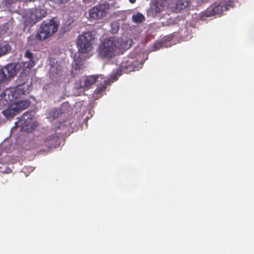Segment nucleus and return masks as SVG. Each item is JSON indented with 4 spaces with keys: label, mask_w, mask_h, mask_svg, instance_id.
Instances as JSON below:
<instances>
[{
    "label": "nucleus",
    "mask_w": 254,
    "mask_h": 254,
    "mask_svg": "<svg viewBox=\"0 0 254 254\" xmlns=\"http://www.w3.org/2000/svg\"><path fill=\"white\" fill-rule=\"evenodd\" d=\"M130 47L122 38L111 37L105 39L99 45L97 50L98 57L104 60H110L123 54Z\"/></svg>",
    "instance_id": "f257e3e1"
},
{
    "label": "nucleus",
    "mask_w": 254,
    "mask_h": 254,
    "mask_svg": "<svg viewBox=\"0 0 254 254\" xmlns=\"http://www.w3.org/2000/svg\"><path fill=\"white\" fill-rule=\"evenodd\" d=\"M32 86L25 83L17 84L15 87L7 88L0 94V108H2L12 104V102L21 95L29 93Z\"/></svg>",
    "instance_id": "f03ea898"
},
{
    "label": "nucleus",
    "mask_w": 254,
    "mask_h": 254,
    "mask_svg": "<svg viewBox=\"0 0 254 254\" xmlns=\"http://www.w3.org/2000/svg\"><path fill=\"white\" fill-rule=\"evenodd\" d=\"M58 27L59 24L54 19L43 21L35 35V39L41 41L48 38L57 31Z\"/></svg>",
    "instance_id": "7ed1b4c3"
},
{
    "label": "nucleus",
    "mask_w": 254,
    "mask_h": 254,
    "mask_svg": "<svg viewBox=\"0 0 254 254\" xmlns=\"http://www.w3.org/2000/svg\"><path fill=\"white\" fill-rule=\"evenodd\" d=\"M95 36L92 31H87L79 35L76 41L79 53L86 54L91 51L93 47V44Z\"/></svg>",
    "instance_id": "20e7f679"
},
{
    "label": "nucleus",
    "mask_w": 254,
    "mask_h": 254,
    "mask_svg": "<svg viewBox=\"0 0 254 254\" xmlns=\"http://www.w3.org/2000/svg\"><path fill=\"white\" fill-rule=\"evenodd\" d=\"M234 2L229 0L226 3H221L220 4H215L208 7L204 11L202 12L200 15L201 20H205L206 18L215 15H220L224 10L229 9V7L233 6Z\"/></svg>",
    "instance_id": "39448f33"
},
{
    "label": "nucleus",
    "mask_w": 254,
    "mask_h": 254,
    "mask_svg": "<svg viewBox=\"0 0 254 254\" xmlns=\"http://www.w3.org/2000/svg\"><path fill=\"white\" fill-rule=\"evenodd\" d=\"M47 14V10L45 8L34 7L26 10V16L29 20L30 23L35 24L45 17Z\"/></svg>",
    "instance_id": "423d86ee"
},
{
    "label": "nucleus",
    "mask_w": 254,
    "mask_h": 254,
    "mask_svg": "<svg viewBox=\"0 0 254 254\" xmlns=\"http://www.w3.org/2000/svg\"><path fill=\"white\" fill-rule=\"evenodd\" d=\"M34 117V113L32 111H28L25 113L15 123L13 129L17 127H20V131L27 130L32 123V120Z\"/></svg>",
    "instance_id": "0eeeda50"
},
{
    "label": "nucleus",
    "mask_w": 254,
    "mask_h": 254,
    "mask_svg": "<svg viewBox=\"0 0 254 254\" xmlns=\"http://www.w3.org/2000/svg\"><path fill=\"white\" fill-rule=\"evenodd\" d=\"M109 5L102 3L98 4L89 10V18L91 19H100L107 15Z\"/></svg>",
    "instance_id": "6e6552de"
},
{
    "label": "nucleus",
    "mask_w": 254,
    "mask_h": 254,
    "mask_svg": "<svg viewBox=\"0 0 254 254\" xmlns=\"http://www.w3.org/2000/svg\"><path fill=\"white\" fill-rule=\"evenodd\" d=\"M16 74L15 66L12 64L6 65L0 69V83H4Z\"/></svg>",
    "instance_id": "1a4fd4ad"
},
{
    "label": "nucleus",
    "mask_w": 254,
    "mask_h": 254,
    "mask_svg": "<svg viewBox=\"0 0 254 254\" xmlns=\"http://www.w3.org/2000/svg\"><path fill=\"white\" fill-rule=\"evenodd\" d=\"M35 65V62L34 60H29V62H25L23 64V71L21 73L19 78L17 80V83L23 84L25 83L28 84V73L30 69Z\"/></svg>",
    "instance_id": "9d476101"
},
{
    "label": "nucleus",
    "mask_w": 254,
    "mask_h": 254,
    "mask_svg": "<svg viewBox=\"0 0 254 254\" xmlns=\"http://www.w3.org/2000/svg\"><path fill=\"white\" fill-rule=\"evenodd\" d=\"M136 63L137 61L135 59L129 58L121 64L120 68L123 72L127 73L135 70V68H136L135 66Z\"/></svg>",
    "instance_id": "9b49d317"
},
{
    "label": "nucleus",
    "mask_w": 254,
    "mask_h": 254,
    "mask_svg": "<svg viewBox=\"0 0 254 254\" xmlns=\"http://www.w3.org/2000/svg\"><path fill=\"white\" fill-rule=\"evenodd\" d=\"M99 77L98 75H92L86 77L83 81L80 80L75 83V88L77 89L88 88L95 83Z\"/></svg>",
    "instance_id": "f8f14e48"
},
{
    "label": "nucleus",
    "mask_w": 254,
    "mask_h": 254,
    "mask_svg": "<svg viewBox=\"0 0 254 254\" xmlns=\"http://www.w3.org/2000/svg\"><path fill=\"white\" fill-rule=\"evenodd\" d=\"M59 139V136L55 131H52L44 140V145L48 148L55 147Z\"/></svg>",
    "instance_id": "ddd939ff"
},
{
    "label": "nucleus",
    "mask_w": 254,
    "mask_h": 254,
    "mask_svg": "<svg viewBox=\"0 0 254 254\" xmlns=\"http://www.w3.org/2000/svg\"><path fill=\"white\" fill-rule=\"evenodd\" d=\"M2 6L9 11L15 12L18 10V3L13 0H4L2 1Z\"/></svg>",
    "instance_id": "4468645a"
},
{
    "label": "nucleus",
    "mask_w": 254,
    "mask_h": 254,
    "mask_svg": "<svg viewBox=\"0 0 254 254\" xmlns=\"http://www.w3.org/2000/svg\"><path fill=\"white\" fill-rule=\"evenodd\" d=\"M164 8V5L162 3H157L148 10V15H151L153 17L156 16L163 10Z\"/></svg>",
    "instance_id": "2eb2a0df"
},
{
    "label": "nucleus",
    "mask_w": 254,
    "mask_h": 254,
    "mask_svg": "<svg viewBox=\"0 0 254 254\" xmlns=\"http://www.w3.org/2000/svg\"><path fill=\"white\" fill-rule=\"evenodd\" d=\"M190 3V0H178L173 7L176 12H180L187 7Z\"/></svg>",
    "instance_id": "dca6fc26"
},
{
    "label": "nucleus",
    "mask_w": 254,
    "mask_h": 254,
    "mask_svg": "<svg viewBox=\"0 0 254 254\" xmlns=\"http://www.w3.org/2000/svg\"><path fill=\"white\" fill-rule=\"evenodd\" d=\"M18 113L17 110L15 109L13 104L8 106L7 108L2 111L3 115L7 119L13 118Z\"/></svg>",
    "instance_id": "f3484780"
},
{
    "label": "nucleus",
    "mask_w": 254,
    "mask_h": 254,
    "mask_svg": "<svg viewBox=\"0 0 254 254\" xmlns=\"http://www.w3.org/2000/svg\"><path fill=\"white\" fill-rule=\"evenodd\" d=\"M15 107V109L17 110L19 113L21 110L27 108L30 105V102L27 100H21L20 101H16V100L12 102Z\"/></svg>",
    "instance_id": "a211bd4d"
},
{
    "label": "nucleus",
    "mask_w": 254,
    "mask_h": 254,
    "mask_svg": "<svg viewBox=\"0 0 254 254\" xmlns=\"http://www.w3.org/2000/svg\"><path fill=\"white\" fill-rule=\"evenodd\" d=\"M11 50L10 46L6 42L0 44V57L6 54Z\"/></svg>",
    "instance_id": "6ab92c4d"
},
{
    "label": "nucleus",
    "mask_w": 254,
    "mask_h": 254,
    "mask_svg": "<svg viewBox=\"0 0 254 254\" xmlns=\"http://www.w3.org/2000/svg\"><path fill=\"white\" fill-rule=\"evenodd\" d=\"M132 20L134 23L138 24L145 20V17L141 13L137 12L132 15Z\"/></svg>",
    "instance_id": "aec40b11"
},
{
    "label": "nucleus",
    "mask_w": 254,
    "mask_h": 254,
    "mask_svg": "<svg viewBox=\"0 0 254 254\" xmlns=\"http://www.w3.org/2000/svg\"><path fill=\"white\" fill-rule=\"evenodd\" d=\"M55 60L52 61L50 60V64H51V70L53 72H56L57 74L60 73V71L61 70V66L59 65L58 63V61H56L55 64L54 63V61Z\"/></svg>",
    "instance_id": "412c9836"
},
{
    "label": "nucleus",
    "mask_w": 254,
    "mask_h": 254,
    "mask_svg": "<svg viewBox=\"0 0 254 254\" xmlns=\"http://www.w3.org/2000/svg\"><path fill=\"white\" fill-rule=\"evenodd\" d=\"M123 71L120 68L117 69L115 71H113L111 74L110 77L112 79V82H113L115 81L118 80V77L122 74Z\"/></svg>",
    "instance_id": "4be33fe9"
},
{
    "label": "nucleus",
    "mask_w": 254,
    "mask_h": 254,
    "mask_svg": "<svg viewBox=\"0 0 254 254\" xmlns=\"http://www.w3.org/2000/svg\"><path fill=\"white\" fill-rule=\"evenodd\" d=\"M82 64L77 63V60L75 61L74 65L73 67V69L71 71V75L74 76V74L77 73V71H79L82 66Z\"/></svg>",
    "instance_id": "5701e85b"
},
{
    "label": "nucleus",
    "mask_w": 254,
    "mask_h": 254,
    "mask_svg": "<svg viewBox=\"0 0 254 254\" xmlns=\"http://www.w3.org/2000/svg\"><path fill=\"white\" fill-rule=\"evenodd\" d=\"M163 47V43L156 42L152 47V51H157Z\"/></svg>",
    "instance_id": "b1692460"
},
{
    "label": "nucleus",
    "mask_w": 254,
    "mask_h": 254,
    "mask_svg": "<svg viewBox=\"0 0 254 254\" xmlns=\"http://www.w3.org/2000/svg\"><path fill=\"white\" fill-rule=\"evenodd\" d=\"M24 56L29 60H33V54L29 50H27L25 52Z\"/></svg>",
    "instance_id": "393cba45"
},
{
    "label": "nucleus",
    "mask_w": 254,
    "mask_h": 254,
    "mask_svg": "<svg viewBox=\"0 0 254 254\" xmlns=\"http://www.w3.org/2000/svg\"><path fill=\"white\" fill-rule=\"evenodd\" d=\"M82 2L84 3L86 6H90L93 4L92 0H82Z\"/></svg>",
    "instance_id": "a878e982"
},
{
    "label": "nucleus",
    "mask_w": 254,
    "mask_h": 254,
    "mask_svg": "<svg viewBox=\"0 0 254 254\" xmlns=\"http://www.w3.org/2000/svg\"><path fill=\"white\" fill-rule=\"evenodd\" d=\"M129 1L130 3H134L135 2L136 0H129Z\"/></svg>",
    "instance_id": "bb28decb"
}]
</instances>
